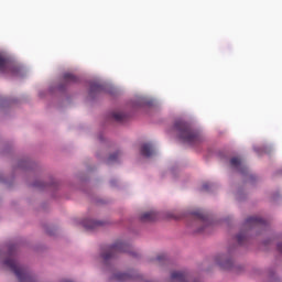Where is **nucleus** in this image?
I'll use <instances>...</instances> for the list:
<instances>
[{
    "label": "nucleus",
    "instance_id": "nucleus-1",
    "mask_svg": "<svg viewBox=\"0 0 282 282\" xmlns=\"http://www.w3.org/2000/svg\"><path fill=\"white\" fill-rule=\"evenodd\" d=\"M175 128L178 131V135L185 144H197L202 142V132L195 130L186 121H177Z\"/></svg>",
    "mask_w": 282,
    "mask_h": 282
},
{
    "label": "nucleus",
    "instance_id": "nucleus-2",
    "mask_svg": "<svg viewBox=\"0 0 282 282\" xmlns=\"http://www.w3.org/2000/svg\"><path fill=\"white\" fill-rule=\"evenodd\" d=\"M2 265L9 268V270H12L18 279L21 281H26V279L29 278L28 271H25V269L21 267V264H19V262H17V260H14L13 258H9L3 261Z\"/></svg>",
    "mask_w": 282,
    "mask_h": 282
},
{
    "label": "nucleus",
    "instance_id": "nucleus-3",
    "mask_svg": "<svg viewBox=\"0 0 282 282\" xmlns=\"http://www.w3.org/2000/svg\"><path fill=\"white\" fill-rule=\"evenodd\" d=\"M127 248H129V243H127L122 240H119V241L115 242L108 249V251L104 252L101 254V258H104L105 260L111 259V257H113V252H127Z\"/></svg>",
    "mask_w": 282,
    "mask_h": 282
},
{
    "label": "nucleus",
    "instance_id": "nucleus-4",
    "mask_svg": "<svg viewBox=\"0 0 282 282\" xmlns=\"http://www.w3.org/2000/svg\"><path fill=\"white\" fill-rule=\"evenodd\" d=\"M215 262L217 265H220V268H230V263H232V256L230 253H219L215 258Z\"/></svg>",
    "mask_w": 282,
    "mask_h": 282
},
{
    "label": "nucleus",
    "instance_id": "nucleus-5",
    "mask_svg": "<svg viewBox=\"0 0 282 282\" xmlns=\"http://www.w3.org/2000/svg\"><path fill=\"white\" fill-rule=\"evenodd\" d=\"M80 224L84 228H87L88 230L98 228V226H102V221L91 218V217H86V218L82 219Z\"/></svg>",
    "mask_w": 282,
    "mask_h": 282
},
{
    "label": "nucleus",
    "instance_id": "nucleus-6",
    "mask_svg": "<svg viewBox=\"0 0 282 282\" xmlns=\"http://www.w3.org/2000/svg\"><path fill=\"white\" fill-rule=\"evenodd\" d=\"M155 153V148H153V144L151 143H144L141 147V155L144 158H151Z\"/></svg>",
    "mask_w": 282,
    "mask_h": 282
},
{
    "label": "nucleus",
    "instance_id": "nucleus-7",
    "mask_svg": "<svg viewBox=\"0 0 282 282\" xmlns=\"http://www.w3.org/2000/svg\"><path fill=\"white\" fill-rule=\"evenodd\" d=\"M155 217H158V213H155V210L144 212L141 215V221H153Z\"/></svg>",
    "mask_w": 282,
    "mask_h": 282
},
{
    "label": "nucleus",
    "instance_id": "nucleus-8",
    "mask_svg": "<svg viewBox=\"0 0 282 282\" xmlns=\"http://www.w3.org/2000/svg\"><path fill=\"white\" fill-rule=\"evenodd\" d=\"M172 281L174 282H187L188 279L186 278V275L182 274L181 272H174L172 273L171 276Z\"/></svg>",
    "mask_w": 282,
    "mask_h": 282
},
{
    "label": "nucleus",
    "instance_id": "nucleus-9",
    "mask_svg": "<svg viewBox=\"0 0 282 282\" xmlns=\"http://www.w3.org/2000/svg\"><path fill=\"white\" fill-rule=\"evenodd\" d=\"M10 69V63L6 57L0 54V72H8Z\"/></svg>",
    "mask_w": 282,
    "mask_h": 282
},
{
    "label": "nucleus",
    "instance_id": "nucleus-10",
    "mask_svg": "<svg viewBox=\"0 0 282 282\" xmlns=\"http://www.w3.org/2000/svg\"><path fill=\"white\" fill-rule=\"evenodd\" d=\"M230 164H231V166H232L234 169H241V166H242L241 159H240V158H237V156H235V158H232V159L230 160Z\"/></svg>",
    "mask_w": 282,
    "mask_h": 282
},
{
    "label": "nucleus",
    "instance_id": "nucleus-11",
    "mask_svg": "<svg viewBox=\"0 0 282 282\" xmlns=\"http://www.w3.org/2000/svg\"><path fill=\"white\" fill-rule=\"evenodd\" d=\"M197 226H208V218L204 215L197 217Z\"/></svg>",
    "mask_w": 282,
    "mask_h": 282
},
{
    "label": "nucleus",
    "instance_id": "nucleus-12",
    "mask_svg": "<svg viewBox=\"0 0 282 282\" xmlns=\"http://www.w3.org/2000/svg\"><path fill=\"white\" fill-rule=\"evenodd\" d=\"M113 118H115V120L120 122V120H124V115L120 111H117V112H113Z\"/></svg>",
    "mask_w": 282,
    "mask_h": 282
},
{
    "label": "nucleus",
    "instance_id": "nucleus-13",
    "mask_svg": "<svg viewBox=\"0 0 282 282\" xmlns=\"http://www.w3.org/2000/svg\"><path fill=\"white\" fill-rule=\"evenodd\" d=\"M127 276H129L127 273H119L118 276H117V279H118L119 281H124V279H127Z\"/></svg>",
    "mask_w": 282,
    "mask_h": 282
},
{
    "label": "nucleus",
    "instance_id": "nucleus-14",
    "mask_svg": "<svg viewBox=\"0 0 282 282\" xmlns=\"http://www.w3.org/2000/svg\"><path fill=\"white\" fill-rule=\"evenodd\" d=\"M259 221H261V220H259V218L249 219V224H259Z\"/></svg>",
    "mask_w": 282,
    "mask_h": 282
},
{
    "label": "nucleus",
    "instance_id": "nucleus-15",
    "mask_svg": "<svg viewBox=\"0 0 282 282\" xmlns=\"http://www.w3.org/2000/svg\"><path fill=\"white\" fill-rule=\"evenodd\" d=\"M66 78H67V80H74V75L67 74V75H66Z\"/></svg>",
    "mask_w": 282,
    "mask_h": 282
},
{
    "label": "nucleus",
    "instance_id": "nucleus-16",
    "mask_svg": "<svg viewBox=\"0 0 282 282\" xmlns=\"http://www.w3.org/2000/svg\"><path fill=\"white\" fill-rule=\"evenodd\" d=\"M113 160H116V155H111V156L109 158V161H110V162H113Z\"/></svg>",
    "mask_w": 282,
    "mask_h": 282
},
{
    "label": "nucleus",
    "instance_id": "nucleus-17",
    "mask_svg": "<svg viewBox=\"0 0 282 282\" xmlns=\"http://www.w3.org/2000/svg\"><path fill=\"white\" fill-rule=\"evenodd\" d=\"M238 241H241V236H238Z\"/></svg>",
    "mask_w": 282,
    "mask_h": 282
}]
</instances>
